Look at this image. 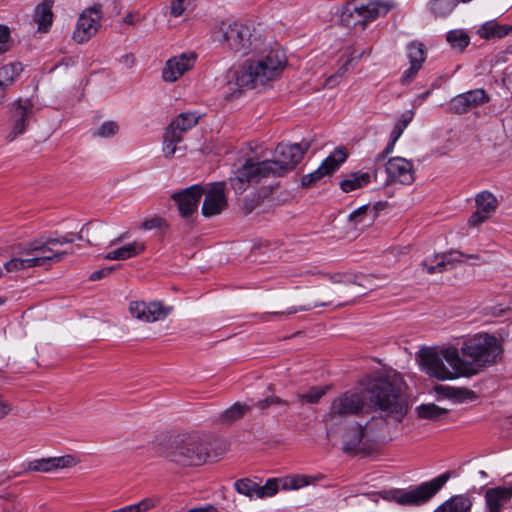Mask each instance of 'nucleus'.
<instances>
[{
	"mask_svg": "<svg viewBox=\"0 0 512 512\" xmlns=\"http://www.w3.org/2000/svg\"><path fill=\"white\" fill-rule=\"evenodd\" d=\"M145 250V244L142 241L135 240L125 244L113 251L108 252L104 259L106 260H127L140 255Z\"/></svg>",
	"mask_w": 512,
	"mask_h": 512,
	"instance_id": "nucleus-28",
	"label": "nucleus"
},
{
	"mask_svg": "<svg viewBox=\"0 0 512 512\" xmlns=\"http://www.w3.org/2000/svg\"><path fill=\"white\" fill-rule=\"evenodd\" d=\"M308 149L307 142L279 144L269 160L246 159L230 176V186L235 193L242 194L252 183H259L269 177L283 176L297 166Z\"/></svg>",
	"mask_w": 512,
	"mask_h": 512,
	"instance_id": "nucleus-1",
	"label": "nucleus"
},
{
	"mask_svg": "<svg viewBox=\"0 0 512 512\" xmlns=\"http://www.w3.org/2000/svg\"><path fill=\"white\" fill-rule=\"evenodd\" d=\"M22 72L20 63H9L0 68V83L5 87L12 83Z\"/></svg>",
	"mask_w": 512,
	"mask_h": 512,
	"instance_id": "nucleus-36",
	"label": "nucleus"
},
{
	"mask_svg": "<svg viewBox=\"0 0 512 512\" xmlns=\"http://www.w3.org/2000/svg\"><path fill=\"white\" fill-rule=\"evenodd\" d=\"M459 4V0H431L429 2V11L435 18H445Z\"/></svg>",
	"mask_w": 512,
	"mask_h": 512,
	"instance_id": "nucleus-31",
	"label": "nucleus"
},
{
	"mask_svg": "<svg viewBox=\"0 0 512 512\" xmlns=\"http://www.w3.org/2000/svg\"><path fill=\"white\" fill-rule=\"evenodd\" d=\"M292 276H295V277L315 276L317 278H322V277L328 276V273H324L316 267H307V268L300 269L299 271L292 274Z\"/></svg>",
	"mask_w": 512,
	"mask_h": 512,
	"instance_id": "nucleus-51",
	"label": "nucleus"
},
{
	"mask_svg": "<svg viewBox=\"0 0 512 512\" xmlns=\"http://www.w3.org/2000/svg\"><path fill=\"white\" fill-rule=\"evenodd\" d=\"M311 307L310 306H300V307H291L289 308L288 310L286 311H281V312H272V313H264L261 315V320L262 321H270L272 319H281L283 316H288V315H291V314H295L299 311H307V310H310Z\"/></svg>",
	"mask_w": 512,
	"mask_h": 512,
	"instance_id": "nucleus-44",
	"label": "nucleus"
},
{
	"mask_svg": "<svg viewBox=\"0 0 512 512\" xmlns=\"http://www.w3.org/2000/svg\"><path fill=\"white\" fill-rule=\"evenodd\" d=\"M413 117L414 112L412 110L405 111L396 123L399 124L402 128L406 129V127L413 120Z\"/></svg>",
	"mask_w": 512,
	"mask_h": 512,
	"instance_id": "nucleus-58",
	"label": "nucleus"
},
{
	"mask_svg": "<svg viewBox=\"0 0 512 512\" xmlns=\"http://www.w3.org/2000/svg\"><path fill=\"white\" fill-rule=\"evenodd\" d=\"M350 62H351V60H350V59H349V60H347V61H346V62H345V63H344V64H343L339 69H338V71H337L334 75L330 76V77L326 80L325 85H326V86L333 87L335 84H337V79H338L339 77H342V76L346 73V71L348 70V65L350 64Z\"/></svg>",
	"mask_w": 512,
	"mask_h": 512,
	"instance_id": "nucleus-55",
	"label": "nucleus"
},
{
	"mask_svg": "<svg viewBox=\"0 0 512 512\" xmlns=\"http://www.w3.org/2000/svg\"><path fill=\"white\" fill-rule=\"evenodd\" d=\"M212 39L223 49L240 55H246L263 46L261 36L249 25L238 21H222L217 24L212 31Z\"/></svg>",
	"mask_w": 512,
	"mask_h": 512,
	"instance_id": "nucleus-6",
	"label": "nucleus"
},
{
	"mask_svg": "<svg viewBox=\"0 0 512 512\" xmlns=\"http://www.w3.org/2000/svg\"><path fill=\"white\" fill-rule=\"evenodd\" d=\"M249 409L248 405L237 402L221 413L220 421L223 423H232L243 417Z\"/></svg>",
	"mask_w": 512,
	"mask_h": 512,
	"instance_id": "nucleus-34",
	"label": "nucleus"
},
{
	"mask_svg": "<svg viewBox=\"0 0 512 512\" xmlns=\"http://www.w3.org/2000/svg\"><path fill=\"white\" fill-rule=\"evenodd\" d=\"M347 153L343 148H336L312 173L304 175L301 179L303 186H310L326 175L333 173L345 162Z\"/></svg>",
	"mask_w": 512,
	"mask_h": 512,
	"instance_id": "nucleus-18",
	"label": "nucleus"
},
{
	"mask_svg": "<svg viewBox=\"0 0 512 512\" xmlns=\"http://www.w3.org/2000/svg\"><path fill=\"white\" fill-rule=\"evenodd\" d=\"M225 182H213L204 188V200L201 207V214L205 218L220 215L228 206L225 194Z\"/></svg>",
	"mask_w": 512,
	"mask_h": 512,
	"instance_id": "nucleus-14",
	"label": "nucleus"
},
{
	"mask_svg": "<svg viewBox=\"0 0 512 512\" xmlns=\"http://www.w3.org/2000/svg\"><path fill=\"white\" fill-rule=\"evenodd\" d=\"M391 9L387 2H367L353 0L343 7L341 22L347 27H360L365 29L368 22L373 21L381 15H385Z\"/></svg>",
	"mask_w": 512,
	"mask_h": 512,
	"instance_id": "nucleus-9",
	"label": "nucleus"
},
{
	"mask_svg": "<svg viewBox=\"0 0 512 512\" xmlns=\"http://www.w3.org/2000/svg\"><path fill=\"white\" fill-rule=\"evenodd\" d=\"M33 262L35 261L31 260L29 256L12 258L11 260L5 263L4 267L8 272H17L20 270L33 268Z\"/></svg>",
	"mask_w": 512,
	"mask_h": 512,
	"instance_id": "nucleus-40",
	"label": "nucleus"
},
{
	"mask_svg": "<svg viewBox=\"0 0 512 512\" xmlns=\"http://www.w3.org/2000/svg\"><path fill=\"white\" fill-rule=\"evenodd\" d=\"M10 40V30L6 25H0V54L8 51L7 45Z\"/></svg>",
	"mask_w": 512,
	"mask_h": 512,
	"instance_id": "nucleus-53",
	"label": "nucleus"
},
{
	"mask_svg": "<svg viewBox=\"0 0 512 512\" xmlns=\"http://www.w3.org/2000/svg\"><path fill=\"white\" fill-rule=\"evenodd\" d=\"M386 173L393 182H399L404 185H410L415 180L413 165L410 161L402 157L390 158L386 163Z\"/></svg>",
	"mask_w": 512,
	"mask_h": 512,
	"instance_id": "nucleus-21",
	"label": "nucleus"
},
{
	"mask_svg": "<svg viewBox=\"0 0 512 512\" xmlns=\"http://www.w3.org/2000/svg\"><path fill=\"white\" fill-rule=\"evenodd\" d=\"M485 512H501L512 498V484L509 487H495L486 490Z\"/></svg>",
	"mask_w": 512,
	"mask_h": 512,
	"instance_id": "nucleus-24",
	"label": "nucleus"
},
{
	"mask_svg": "<svg viewBox=\"0 0 512 512\" xmlns=\"http://www.w3.org/2000/svg\"><path fill=\"white\" fill-rule=\"evenodd\" d=\"M187 512H218V509L213 505H207L205 507H195Z\"/></svg>",
	"mask_w": 512,
	"mask_h": 512,
	"instance_id": "nucleus-61",
	"label": "nucleus"
},
{
	"mask_svg": "<svg viewBox=\"0 0 512 512\" xmlns=\"http://www.w3.org/2000/svg\"><path fill=\"white\" fill-rule=\"evenodd\" d=\"M119 126L115 121L104 122L92 135L94 137L109 138L117 134Z\"/></svg>",
	"mask_w": 512,
	"mask_h": 512,
	"instance_id": "nucleus-42",
	"label": "nucleus"
},
{
	"mask_svg": "<svg viewBox=\"0 0 512 512\" xmlns=\"http://www.w3.org/2000/svg\"><path fill=\"white\" fill-rule=\"evenodd\" d=\"M413 117L414 112L412 110L405 111L396 123L399 124L402 128L406 129V127L413 120Z\"/></svg>",
	"mask_w": 512,
	"mask_h": 512,
	"instance_id": "nucleus-59",
	"label": "nucleus"
},
{
	"mask_svg": "<svg viewBox=\"0 0 512 512\" xmlns=\"http://www.w3.org/2000/svg\"><path fill=\"white\" fill-rule=\"evenodd\" d=\"M122 62L129 66V67H132L135 63V57L133 54H127L125 56L122 57Z\"/></svg>",
	"mask_w": 512,
	"mask_h": 512,
	"instance_id": "nucleus-63",
	"label": "nucleus"
},
{
	"mask_svg": "<svg viewBox=\"0 0 512 512\" xmlns=\"http://www.w3.org/2000/svg\"><path fill=\"white\" fill-rule=\"evenodd\" d=\"M323 478L322 475L292 474L281 478H271L263 486L250 479H240L234 484L238 493L252 498H266L275 495L279 488L283 490H298L314 484Z\"/></svg>",
	"mask_w": 512,
	"mask_h": 512,
	"instance_id": "nucleus-7",
	"label": "nucleus"
},
{
	"mask_svg": "<svg viewBox=\"0 0 512 512\" xmlns=\"http://www.w3.org/2000/svg\"><path fill=\"white\" fill-rule=\"evenodd\" d=\"M378 170L374 169L370 172L357 171L350 173L345 179L340 182L341 189L348 193L360 189L371 183L372 179L377 181Z\"/></svg>",
	"mask_w": 512,
	"mask_h": 512,
	"instance_id": "nucleus-26",
	"label": "nucleus"
},
{
	"mask_svg": "<svg viewBox=\"0 0 512 512\" xmlns=\"http://www.w3.org/2000/svg\"><path fill=\"white\" fill-rule=\"evenodd\" d=\"M102 229H103L102 225H97V226L84 225V226H82L80 232L76 235V237L79 240H83L84 239V235H86L87 243L88 244H93V240L90 239V238H93L94 240H97L98 237L96 236V232L101 231Z\"/></svg>",
	"mask_w": 512,
	"mask_h": 512,
	"instance_id": "nucleus-46",
	"label": "nucleus"
},
{
	"mask_svg": "<svg viewBox=\"0 0 512 512\" xmlns=\"http://www.w3.org/2000/svg\"><path fill=\"white\" fill-rule=\"evenodd\" d=\"M369 211V206L363 205L359 207L358 209L354 210L349 215V221L352 222L355 226L362 225V226H369L371 222L376 217V213L373 214L372 217H370L368 220L367 213Z\"/></svg>",
	"mask_w": 512,
	"mask_h": 512,
	"instance_id": "nucleus-39",
	"label": "nucleus"
},
{
	"mask_svg": "<svg viewBox=\"0 0 512 512\" xmlns=\"http://www.w3.org/2000/svg\"><path fill=\"white\" fill-rule=\"evenodd\" d=\"M195 60L196 56L194 53H182L179 56L170 58L162 72L163 80L166 82L178 80L186 71L194 66Z\"/></svg>",
	"mask_w": 512,
	"mask_h": 512,
	"instance_id": "nucleus-22",
	"label": "nucleus"
},
{
	"mask_svg": "<svg viewBox=\"0 0 512 512\" xmlns=\"http://www.w3.org/2000/svg\"><path fill=\"white\" fill-rule=\"evenodd\" d=\"M447 41L451 47L462 51L465 47L468 46L470 38L468 34L463 30H452L447 34Z\"/></svg>",
	"mask_w": 512,
	"mask_h": 512,
	"instance_id": "nucleus-38",
	"label": "nucleus"
},
{
	"mask_svg": "<svg viewBox=\"0 0 512 512\" xmlns=\"http://www.w3.org/2000/svg\"><path fill=\"white\" fill-rule=\"evenodd\" d=\"M53 0H43L35 8L33 19L38 24V31L46 33L53 22Z\"/></svg>",
	"mask_w": 512,
	"mask_h": 512,
	"instance_id": "nucleus-27",
	"label": "nucleus"
},
{
	"mask_svg": "<svg viewBox=\"0 0 512 512\" xmlns=\"http://www.w3.org/2000/svg\"><path fill=\"white\" fill-rule=\"evenodd\" d=\"M488 101L489 97L484 89H474L455 96L450 102V109L454 113L464 114Z\"/></svg>",
	"mask_w": 512,
	"mask_h": 512,
	"instance_id": "nucleus-20",
	"label": "nucleus"
},
{
	"mask_svg": "<svg viewBox=\"0 0 512 512\" xmlns=\"http://www.w3.org/2000/svg\"><path fill=\"white\" fill-rule=\"evenodd\" d=\"M56 247L57 242L51 241L50 237H40L19 245L18 253L22 256H29L31 260H34V267H44L49 262H59L67 255L72 254V251H59Z\"/></svg>",
	"mask_w": 512,
	"mask_h": 512,
	"instance_id": "nucleus-10",
	"label": "nucleus"
},
{
	"mask_svg": "<svg viewBox=\"0 0 512 512\" xmlns=\"http://www.w3.org/2000/svg\"><path fill=\"white\" fill-rule=\"evenodd\" d=\"M404 130L405 129L402 128L399 124H397V123L395 124V126L390 134V141H389L387 147L385 148V150L379 155V158H384L386 155L390 154L393 151L397 140L401 137Z\"/></svg>",
	"mask_w": 512,
	"mask_h": 512,
	"instance_id": "nucleus-45",
	"label": "nucleus"
},
{
	"mask_svg": "<svg viewBox=\"0 0 512 512\" xmlns=\"http://www.w3.org/2000/svg\"><path fill=\"white\" fill-rule=\"evenodd\" d=\"M490 216L481 210L477 209L469 218V225L476 227L481 223L485 222Z\"/></svg>",
	"mask_w": 512,
	"mask_h": 512,
	"instance_id": "nucleus-56",
	"label": "nucleus"
},
{
	"mask_svg": "<svg viewBox=\"0 0 512 512\" xmlns=\"http://www.w3.org/2000/svg\"><path fill=\"white\" fill-rule=\"evenodd\" d=\"M437 392H442L444 395L448 398L455 399L458 402H462L465 399H467L469 396L473 394V392L467 390V389H460V388H452V387H445V386H439L436 388Z\"/></svg>",
	"mask_w": 512,
	"mask_h": 512,
	"instance_id": "nucleus-41",
	"label": "nucleus"
},
{
	"mask_svg": "<svg viewBox=\"0 0 512 512\" xmlns=\"http://www.w3.org/2000/svg\"><path fill=\"white\" fill-rule=\"evenodd\" d=\"M422 66L410 64V67L404 71L401 77V83L406 85L409 84L416 76Z\"/></svg>",
	"mask_w": 512,
	"mask_h": 512,
	"instance_id": "nucleus-54",
	"label": "nucleus"
},
{
	"mask_svg": "<svg viewBox=\"0 0 512 512\" xmlns=\"http://www.w3.org/2000/svg\"><path fill=\"white\" fill-rule=\"evenodd\" d=\"M449 474L444 473L431 481L424 482L411 489H390L378 492L376 496L382 499L395 502L401 506H419L428 502L445 485Z\"/></svg>",
	"mask_w": 512,
	"mask_h": 512,
	"instance_id": "nucleus-8",
	"label": "nucleus"
},
{
	"mask_svg": "<svg viewBox=\"0 0 512 512\" xmlns=\"http://www.w3.org/2000/svg\"><path fill=\"white\" fill-rule=\"evenodd\" d=\"M114 269H115V267L111 266V267H105V268H102L100 270L94 271L89 276V279L91 281L100 280V279H102L104 277L109 276L113 272Z\"/></svg>",
	"mask_w": 512,
	"mask_h": 512,
	"instance_id": "nucleus-57",
	"label": "nucleus"
},
{
	"mask_svg": "<svg viewBox=\"0 0 512 512\" xmlns=\"http://www.w3.org/2000/svg\"><path fill=\"white\" fill-rule=\"evenodd\" d=\"M423 266L426 268L427 272L430 274L443 272L446 270H450L446 264V260L443 255L435 256V264H428L427 261L423 263Z\"/></svg>",
	"mask_w": 512,
	"mask_h": 512,
	"instance_id": "nucleus-49",
	"label": "nucleus"
},
{
	"mask_svg": "<svg viewBox=\"0 0 512 512\" xmlns=\"http://www.w3.org/2000/svg\"><path fill=\"white\" fill-rule=\"evenodd\" d=\"M9 411V405L0 399V419L5 417L9 413Z\"/></svg>",
	"mask_w": 512,
	"mask_h": 512,
	"instance_id": "nucleus-62",
	"label": "nucleus"
},
{
	"mask_svg": "<svg viewBox=\"0 0 512 512\" xmlns=\"http://www.w3.org/2000/svg\"><path fill=\"white\" fill-rule=\"evenodd\" d=\"M325 394V390L320 387H313L307 393L298 394V398L302 402L316 403Z\"/></svg>",
	"mask_w": 512,
	"mask_h": 512,
	"instance_id": "nucleus-47",
	"label": "nucleus"
},
{
	"mask_svg": "<svg viewBox=\"0 0 512 512\" xmlns=\"http://www.w3.org/2000/svg\"><path fill=\"white\" fill-rule=\"evenodd\" d=\"M471 506L472 502L468 497L457 495L447 500L434 512H468Z\"/></svg>",
	"mask_w": 512,
	"mask_h": 512,
	"instance_id": "nucleus-29",
	"label": "nucleus"
},
{
	"mask_svg": "<svg viewBox=\"0 0 512 512\" xmlns=\"http://www.w3.org/2000/svg\"><path fill=\"white\" fill-rule=\"evenodd\" d=\"M407 56L410 64L422 66L426 59L425 47L422 43L412 42L407 46Z\"/></svg>",
	"mask_w": 512,
	"mask_h": 512,
	"instance_id": "nucleus-37",
	"label": "nucleus"
},
{
	"mask_svg": "<svg viewBox=\"0 0 512 512\" xmlns=\"http://www.w3.org/2000/svg\"><path fill=\"white\" fill-rule=\"evenodd\" d=\"M100 7L93 6L85 9L79 16L75 30L73 31V39L79 44L90 40L100 27Z\"/></svg>",
	"mask_w": 512,
	"mask_h": 512,
	"instance_id": "nucleus-15",
	"label": "nucleus"
},
{
	"mask_svg": "<svg viewBox=\"0 0 512 512\" xmlns=\"http://www.w3.org/2000/svg\"><path fill=\"white\" fill-rule=\"evenodd\" d=\"M375 419L372 417L369 421H366L364 424L360 422H355V426L351 427L344 434V450L345 451H354L363 439H368L370 431L372 430V425Z\"/></svg>",
	"mask_w": 512,
	"mask_h": 512,
	"instance_id": "nucleus-25",
	"label": "nucleus"
},
{
	"mask_svg": "<svg viewBox=\"0 0 512 512\" xmlns=\"http://www.w3.org/2000/svg\"><path fill=\"white\" fill-rule=\"evenodd\" d=\"M51 241L57 242V246L68 244L73 242V238L69 237L68 235H63L59 237H50Z\"/></svg>",
	"mask_w": 512,
	"mask_h": 512,
	"instance_id": "nucleus-60",
	"label": "nucleus"
},
{
	"mask_svg": "<svg viewBox=\"0 0 512 512\" xmlns=\"http://www.w3.org/2000/svg\"><path fill=\"white\" fill-rule=\"evenodd\" d=\"M254 55L232 71L240 88H257L276 80L287 64V58L278 48L260 46Z\"/></svg>",
	"mask_w": 512,
	"mask_h": 512,
	"instance_id": "nucleus-4",
	"label": "nucleus"
},
{
	"mask_svg": "<svg viewBox=\"0 0 512 512\" xmlns=\"http://www.w3.org/2000/svg\"><path fill=\"white\" fill-rule=\"evenodd\" d=\"M194 0H172L170 3V15L177 18L193 4Z\"/></svg>",
	"mask_w": 512,
	"mask_h": 512,
	"instance_id": "nucleus-48",
	"label": "nucleus"
},
{
	"mask_svg": "<svg viewBox=\"0 0 512 512\" xmlns=\"http://www.w3.org/2000/svg\"><path fill=\"white\" fill-rule=\"evenodd\" d=\"M153 443L160 456L179 467H198L211 457L207 437L196 432L177 434L172 439L168 433H161Z\"/></svg>",
	"mask_w": 512,
	"mask_h": 512,
	"instance_id": "nucleus-2",
	"label": "nucleus"
},
{
	"mask_svg": "<svg viewBox=\"0 0 512 512\" xmlns=\"http://www.w3.org/2000/svg\"><path fill=\"white\" fill-rule=\"evenodd\" d=\"M271 405H285V406H288V402L281 399L280 397H277V396H270V397H267L266 399H263V400H260L257 402L256 406L259 408V409H266L267 407L271 406Z\"/></svg>",
	"mask_w": 512,
	"mask_h": 512,
	"instance_id": "nucleus-52",
	"label": "nucleus"
},
{
	"mask_svg": "<svg viewBox=\"0 0 512 512\" xmlns=\"http://www.w3.org/2000/svg\"><path fill=\"white\" fill-rule=\"evenodd\" d=\"M200 116L195 112H183L175 117L165 129L162 151L166 158H172L180 149L177 145L183 141V134L197 125Z\"/></svg>",
	"mask_w": 512,
	"mask_h": 512,
	"instance_id": "nucleus-12",
	"label": "nucleus"
},
{
	"mask_svg": "<svg viewBox=\"0 0 512 512\" xmlns=\"http://www.w3.org/2000/svg\"><path fill=\"white\" fill-rule=\"evenodd\" d=\"M173 310L171 306H164L161 302L132 301L129 312L136 319L143 322H156L165 319Z\"/></svg>",
	"mask_w": 512,
	"mask_h": 512,
	"instance_id": "nucleus-16",
	"label": "nucleus"
},
{
	"mask_svg": "<svg viewBox=\"0 0 512 512\" xmlns=\"http://www.w3.org/2000/svg\"><path fill=\"white\" fill-rule=\"evenodd\" d=\"M512 33V25H501L497 22H487L479 29V35L485 39L502 38Z\"/></svg>",
	"mask_w": 512,
	"mask_h": 512,
	"instance_id": "nucleus-30",
	"label": "nucleus"
},
{
	"mask_svg": "<svg viewBox=\"0 0 512 512\" xmlns=\"http://www.w3.org/2000/svg\"><path fill=\"white\" fill-rule=\"evenodd\" d=\"M446 350L447 348L439 352L428 350L422 354V363L427 374L438 380H451L463 377L459 372L461 364L446 360L444 355Z\"/></svg>",
	"mask_w": 512,
	"mask_h": 512,
	"instance_id": "nucleus-13",
	"label": "nucleus"
},
{
	"mask_svg": "<svg viewBox=\"0 0 512 512\" xmlns=\"http://www.w3.org/2000/svg\"><path fill=\"white\" fill-rule=\"evenodd\" d=\"M324 278L329 279L333 283H340L342 282L343 276L341 274H328V276H325Z\"/></svg>",
	"mask_w": 512,
	"mask_h": 512,
	"instance_id": "nucleus-64",
	"label": "nucleus"
},
{
	"mask_svg": "<svg viewBox=\"0 0 512 512\" xmlns=\"http://www.w3.org/2000/svg\"><path fill=\"white\" fill-rule=\"evenodd\" d=\"M34 104L30 99H20L12 107L11 131L7 134L8 141H13L25 132L29 119L33 115Z\"/></svg>",
	"mask_w": 512,
	"mask_h": 512,
	"instance_id": "nucleus-17",
	"label": "nucleus"
},
{
	"mask_svg": "<svg viewBox=\"0 0 512 512\" xmlns=\"http://www.w3.org/2000/svg\"><path fill=\"white\" fill-rule=\"evenodd\" d=\"M416 412L419 418L433 421L440 420L448 414L446 408L439 407L434 403L421 404L416 408Z\"/></svg>",
	"mask_w": 512,
	"mask_h": 512,
	"instance_id": "nucleus-32",
	"label": "nucleus"
},
{
	"mask_svg": "<svg viewBox=\"0 0 512 512\" xmlns=\"http://www.w3.org/2000/svg\"><path fill=\"white\" fill-rule=\"evenodd\" d=\"M77 464L76 459L72 455H64L59 457H48L30 461L27 470L31 472L49 473L57 469L73 467Z\"/></svg>",
	"mask_w": 512,
	"mask_h": 512,
	"instance_id": "nucleus-23",
	"label": "nucleus"
},
{
	"mask_svg": "<svg viewBox=\"0 0 512 512\" xmlns=\"http://www.w3.org/2000/svg\"><path fill=\"white\" fill-rule=\"evenodd\" d=\"M367 409L368 406L363 395L345 392L332 401L325 422L334 425L352 416L359 417Z\"/></svg>",
	"mask_w": 512,
	"mask_h": 512,
	"instance_id": "nucleus-11",
	"label": "nucleus"
},
{
	"mask_svg": "<svg viewBox=\"0 0 512 512\" xmlns=\"http://www.w3.org/2000/svg\"><path fill=\"white\" fill-rule=\"evenodd\" d=\"M501 354L502 346L495 336L478 333L463 342L462 357L455 347H448L444 355L449 362L461 364L459 372L463 377H471L485 367L494 365Z\"/></svg>",
	"mask_w": 512,
	"mask_h": 512,
	"instance_id": "nucleus-3",
	"label": "nucleus"
},
{
	"mask_svg": "<svg viewBox=\"0 0 512 512\" xmlns=\"http://www.w3.org/2000/svg\"><path fill=\"white\" fill-rule=\"evenodd\" d=\"M405 382L395 370H387L371 384L368 392L373 407L386 421L401 422L408 412Z\"/></svg>",
	"mask_w": 512,
	"mask_h": 512,
	"instance_id": "nucleus-5",
	"label": "nucleus"
},
{
	"mask_svg": "<svg viewBox=\"0 0 512 512\" xmlns=\"http://www.w3.org/2000/svg\"><path fill=\"white\" fill-rule=\"evenodd\" d=\"M442 255L445 258L446 264L449 267V269L456 267L458 264L462 263L464 259L478 258L475 255H465L460 251H450Z\"/></svg>",
	"mask_w": 512,
	"mask_h": 512,
	"instance_id": "nucleus-43",
	"label": "nucleus"
},
{
	"mask_svg": "<svg viewBox=\"0 0 512 512\" xmlns=\"http://www.w3.org/2000/svg\"><path fill=\"white\" fill-rule=\"evenodd\" d=\"M204 187L192 185L179 192L172 194V199L177 203L179 213L182 217L188 218L197 211Z\"/></svg>",
	"mask_w": 512,
	"mask_h": 512,
	"instance_id": "nucleus-19",
	"label": "nucleus"
},
{
	"mask_svg": "<svg viewBox=\"0 0 512 512\" xmlns=\"http://www.w3.org/2000/svg\"><path fill=\"white\" fill-rule=\"evenodd\" d=\"M165 226V220L159 216H154L142 222L141 228L144 230L160 229Z\"/></svg>",
	"mask_w": 512,
	"mask_h": 512,
	"instance_id": "nucleus-50",
	"label": "nucleus"
},
{
	"mask_svg": "<svg viewBox=\"0 0 512 512\" xmlns=\"http://www.w3.org/2000/svg\"><path fill=\"white\" fill-rule=\"evenodd\" d=\"M475 202L477 205V209L488 214L489 216H491L492 213H494L498 204L495 196L487 191L479 193L475 198Z\"/></svg>",
	"mask_w": 512,
	"mask_h": 512,
	"instance_id": "nucleus-33",
	"label": "nucleus"
},
{
	"mask_svg": "<svg viewBox=\"0 0 512 512\" xmlns=\"http://www.w3.org/2000/svg\"><path fill=\"white\" fill-rule=\"evenodd\" d=\"M159 503L158 497L144 498L136 504H131L111 512H146L154 508Z\"/></svg>",
	"mask_w": 512,
	"mask_h": 512,
	"instance_id": "nucleus-35",
	"label": "nucleus"
}]
</instances>
